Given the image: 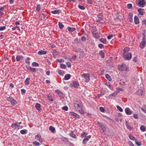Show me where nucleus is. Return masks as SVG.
Returning <instances> with one entry per match:
<instances>
[{"label":"nucleus","instance_id":"obj_1","mask_svg":"<svg viewBox=\"0 0 146 146\" xmlns=\"http://www.w3.org/2000/svg\"><path fill=\"white\" fill-rule=\"evenodd\" d=\"M128 68L129 67L127 66L126 65L124 64H123L121 65H118V69L120 71H127Z\"/></svg>","mask_w":146,"mask_h":146},{"label":"nucleus","instance_id":"obj_2","mask_svg":"<svg viewBox=\"0 0 146 146\" xmlns=\"http://www.w3.org/2000/svg\"><path fill=\"white\" fill-rule=\"evenodd\" d=\"M123 55L124 58L126 60H129L131 59L132 56L130 53H123Z\"/></svg>","mask_w":146,"mask_h":146},{"label":"nucleus","instance_id":"obj_3","mask_svg":"<svg viewBox=\"0 0 146 146\" xmlns=\"http://www.w3.org/2000/svg\"><path fill=\"white\" fill-rule=\"evenodd\" d=\"M82 77H84L85 79V82H88L90 80V75L89 74H84L82 75Z\"/></svg>","mask_w":146,"mask_h":146},{"label":"nucleus","instance_id":"obj_4","mask_svg":"<svg viewBox=\"0 0 146 146\" xmlns=\"http://www.w3.org/2000/svg\"><path fill=\"white\" fill-rule=\"evenodd\" d=\"M145 4V0H139L137 3V5L139 7H143Z\"/></svg>","mask_w":146,"mask_h":146},{"label":"nucleus","instance_id":"obj_5","mask_svg":"<svg viewBox=\"0 0 146 146\" xmlns=\"http://www.w3.org/2000/svg\"><path fill=\"white\" fill-rule=\"evenodd\" d=\"M21 123V122L18 123L17 122L15 123H13L11 125V127L12 128L15 129L16 127H17V128L20 127V125Z\"/></svg>","mask_w":146,"mask_h":146},{"label":"nucleus","instance_id":"obj_6","mask_svg":"<svg viewBox=\"0 0 146 146\" xmlns=\"http://www.w3.org/2000/svg\"><path fill=\"white\" fill-rule=\"evenodd\" d=\"M98 19H97L96 20V21L98 23L99 22L101 21L103 19V16L102 15L101 13H100L98 15Z\"/></svg>","mask_w":146,"mask_h":146},{"label":"nucleus","instance_id":"obj_7","mask_svg":"<svg viewBox=\"0 0 146 146\" xmlns=\"http://www.w3.org/2000/svg\"><path fill=\"white\" fill-rule=\"evenodd\" d=\"M91 137V136L90 135L86 136L85 137V138L83 140V143L85 144L86 143V142L89 140V139H90Z\"/></svg>","mask_w":146,"mask_h":146},{"label":"nucleus","instance_id":"obj_8","mask_svg":"<svg viewBox=\"0 0 146 146\" xmlns=\"http://www.w3.org/2000/svg\"><path fill=\"white\" fill-rule=\"evenodd\" d=\"M35 138L37 140H38L40 143H42V139L41 137V136L40 135L38 134L36 136Z\"/></svg>","mask_w":146,"mask_h":146},{"label":"nucleus","instance_id":"obj_9","mask_svg":"<svg viewBox=\"0 0 146 146\" xmlns=\"http://www.w3.org/2000/svg\"><path fill=\"white\" fill-rule=\"evenodd\" d=\"M74 106L77 110H78V109H79L78 108H80L81 107L80 105H79L78 102L77 103V101H76L74 103Z\"/></svg>","mask_w":146,"mask_h":146},{"label":"nucleus","instance_id":"obj_10","mask_svg":"<svg viewBox=\"0 0 146 146\" xmlns=\"http://www.w3.org/2000/svg\"><path fill=\"white\" fill-rule=\"evenodd\" d=\"M125 111L127 115H130L132 113V112L130 110V109L128 108H125Z\"/></svg>","mask_w":146,"mask_h":146},{"label":"nucleus","instance_id":"obj_11","mask_svg":"<svg viewBox=\"0 0 146 146\" xmlns=\"http://www.w3.org/2000/svg\"><path fill=\"white\" fill-rule=\"evenodd\" d=\"M146 44V42L145 41L141 42L140 43V46L141 48H143L145 46V45Z\"/></svg>","mask_w":146,"mask_h":146},{"label":"nucleus","instance_id":"obj_12","mask_svg":"<svg viewBox=\"0 0 146 146\" xmlns=\"http://www.w3.org/2000/svg\"><path fill=\"white\" fill-rule=\"evenodd\" d=\"M61 12L60 10H55L52 11L51 13L53 14H59Z\"/></svg>","mask_w":146,"mask_h":146},{"label":"nucleus","instance_id":"obj_13","mask_svg":"<svg viewBox=\"0 0 146 146\" xmlns=\"http://www.w3.org/2000/svg\"><path fill=\"white\" fill-rule=\"evenodd\" d=\"M138 11L139 14L141 15H143L145 13L143 9L140 8L138 9Z\"/></svg>","mask_w":146,"mask_h":146},{"label":"nucleus","instance_id":"obj_14","mask_svg":"<svg viewBox=\"0 0 146 146\" xmlns=\"http://www.w3.org/2000/svg\"><path fill=\"white\" fill-rule=\"evenodd\" d=\"M134 21L135 24H138L139 23V19L136 16H135L134 18Z\"/></svg>","mask_w":146,"mask_h":146},{"label":"nucleus","instance_id":"obj_15","mask_svg":"<svg viewBox=\"0 0 146 146\" xmlns=\"http://www.w3.org/2000/svg\"><path fill=\"white\" fill-rule=\"evenodd\" d=\"M35 108L38 111L40 110L41 109V105L38 103H36L35 106Z\"/></svg>","mask_w":146,"mask_h":146},{"label":"nucleus","instance_id":"obj_16","mask_svg":"<svg viewBox=\"0 0 146 146\" xmlns=\"http://www.w3.org/2000/svg\"><path fill=\"white\" fill-rule=\"evenodd\" d=\"M115 18V20H116L117 19H118L119 20H121L122 19L121 16L119 15H118V14H117V15L115 16V17H114Z\"/></svg>","mask_w":146,"mask_h":146},{"label":"nucleus","instance_id":"obj_17","mask_svg":"<svg viewBox=\"0 0 146 146\" xmlns=\"http://www.w3.org/2000/svg\"><path fill=\"white\" fill-rule=\"evenodd\" d=\"M46 51L43 50H41L39 51L38 52V54L39 55H41L43 54H45L46 53Z\"/></svg>","mask_w":146,"mask_h":146},{"label":"nucleus","instance_id":"obj_18","mask_svg":"<svg viewBox=\"0 0 146 146\" xmlns=\"http://www.w3.org/2000/svg\"><path fill=\"white\" fill-rule=\"evenodd\" d=\"M70 113L71 114V115L74 116L76 118H78L80 116L79 115L74 112H70Z\"/></svg>","mask_w":146,"mask_h":146},{"label":"nucleus","instance_id":"obj_19","mask_svg":"<svg viewBox=\"0 0 146 146\" xmlns=\"http://www.w3.org/2000/svg\"><path fill=\"white\" fill-rule=\"evenodd\" d=\"M70 135L73 138H75L76 139L77 138L76 135L72 131H71L70 133Z\"/></svg>","mask_w":146,"mask_h":146},{"label":"nucleus","instance_id":"obj_20","mask_svg":"<svg viewBox=\"0 0 146 146\" xmlns=\"http://www.w3.org/2000/svg\"><path fill=\"white\" fill-rule=\"evenodd\" d=\"M56 92L58 94V95L60 96H62L63 95L62 93L58 90H56Z\"/></svg>","mask_w":146,"mask_h":146},{"label":"nucleus","instance_id":"obj_21","mask_svg":"<svg viewBox=\"0 0 146 146\" xmlns=\"http://www.w3.org/2000/svg\"><path fill=\"white\" fill-rule=\"evenodd\" d=\"M102 128L100 130V132L102 133L106 131V127L104 125H102L101 126Z\"/></svg>","mask_w":146,"mask_h":146},{"label":"nucleus","instance_id":"obj_22","mask_svg":"<svg viewBox=\"0 0 146 146\" xmlns=\"http://www.w3.org/2000/svg\"><path fill=\"white\" fill-rule=\"evenodd\" d=\"M125 125L127 128L129 130H132L133 129V128L129 125L127 122L126 121L125 122Z\"/></svg>","mask_w":146,"mask_h":146},{"label":"nucleus","instance_id":"obj_23","mask_svg":"<svg viewBox=\"0 0 146 146\" xmlns=\"http://www.w3.org/2000/svg\"><path fill=\"white\" fill-rule=\"evenodd\" d=\"M73 85L75 88H78L79 86L78 83L76 81H74L73 82Z\"/></svg>","mask_w":146,"mask_h":146},{"label":"nucleus","instance_id":"obj_24","mask_svg":"<svg viewBox=\"0 0 146 146\" xmlns=\"http://www.w3.org/2000/svg\"><path fill=\"white\" fill-rule=\"evenodd\" d=\"M71 77V76L70 74H66L64 77V78L66 80H68L70 79Z\"/></svg>","mask_w":146,"mask_h":146},{"label":"nucleus","instance_id":"obj_25","mask_svg":"<svg viewBox=\"0 0 146 146\" xmlns=\"http://www.w3.org/2000/svg\"><path fill=\"white\" fill-rule=\"evenodd\" d=\"M23 58V56L22 55H18L17 56L16 58V59L17 61H19L21 60V58Z\"/></svg>","mask_w":146,"mask_h":146},{"label":"nucleus","instance_id":"obj_26","mask_svg":"<svg viewBox=\"0 0 146 146\" xmlns=\"http://www.w3.org/2000/svg\"><path fill=\"white\" fill-rule=\"evenodd\" d=\"M67 29L70 32H73L75 30V28H71L69 27H67Z\"/></svg>","mask_w":146,"mask_h":146},{"label":"nucleus","instance_id":"obj_27","mask_svg":"<svg viewBox=\"0 0 146 146\" xmlns=\"http://www.w3.org/2000/svg\"><path fill=\"white\" fill-rule=\"evenodd\" d=\"M20 132L22 134H25L27 133V129H25L21 130Z\"/></svg>","mask_w":146,"mask_h":146},{"label":"nucleus","instance_id":"obj_28","mask_svg":"<svg viewBox=\"0 0 146 146\" xmlns=\"http://www.w3.org/2000/svg\"><path fill=\"white\" fill-rule=\"evenodd\" d=\"M93 36L94 37V38H99V36L98 33H93Z\"/></svg>","mask_w":146,"mask_h":146},{"label":"nucleus","instance_id":"obj_29","mask_svg":"<svg viewBox=\"0 0 146 146\" xmlns=\"http://www.w3.org/2000/svg\"><path fill=\"white\" fill-rule=\"evenodd\" d=\"M99 40L104 44H105L106 43V40L104 38H101Z\"/></svg>","mask_w":146,"mask_h":146},{"label":"nucleus","instance_id":"obj_30","mask_svg":"<svg viewBox=\"0 0 146 146\" xmlns=\"http://www.w3.org/2000/svg\"><path fill=\"white\" fill-rule=\"evenodd\" d=\"M79 109H78V110H77L80 113L82 114H84V111L82 109V108L81 107L80 108H78Z\"/></svg>","mask_w":146,"mask_h":146},{"label":"nucleus","instance_id":"obj_31","mask_svg":"<svg viewBox=\"0 0 146 146\" xmlns=\"http://www.w3.org/2000/svg\"><path fill=\"white\" fill-rule=\"evenodd\" d=\"M49 129L53 133L55 131V128H54L52 126H50L49 127Z\"/></svg>","mask_w":146,"mask_h":146},{"label":"nucleus","instance_id":"obj_32","mask_svg":"<svg viewBox=\"0 0 146 146\" xmlns=\"http://www.w3.org/2000/svg\"><path fill=\"white\" fill-rule=\"evenodd\" d=\"M106 78L110 81L112 79L111 77L108 74H107L106 75Z\"/></svg>","mask_w":146,"mask_h":146},{"label":"nucleus","instance_id":"obj_33","mask_svg":"<svg viewBox=\"0 0 146 146\" xmlns=\"http://www.w3.org/2000/svg\"><path fill=\"white\" fill-rule=\"evenodd\" d=\"M99 54L101 58H104L105 54L102 51H100V52Z\"/></svg>","mask_w":146,"mask_h":146},{"label":"nucleus","instance_id":"obj_34","mask_svg":"<svg viewBox=\"0 0 146 146\" xmlns=\"http://www.w3.org/2000/svg\"><path fill=\"white\" fill-rule=\"evenodd\" d=\"M140 129L143 131H145L146 130V127L145 126L141 125L140 127Z\"/></svg>","mask_w":146,"mask_h":146},{"label":"nucleus","instance_id":"obj_35","mask_svg":"<svg viewBox=\"0 0 146 146\" xmlns=\"http://www.w3.org/2000/svg\"><path fill=\"white\" fill-rule=\"evenodd\" d=\"M58 25L60 29H62L64 27V25L62 24V23L60 22L58 23Z\"/></svg>","mask_w":146,"mask_h":146},{"label":"nucleus","instance_id":"obj_36","mask_svg":"<svg viewBox=\"0 0 146 146\" xmlns=\"http://www.w3.org/2000/svg\"><path fill=\"white\" fill-rule=\"evenodd\" d=\"M129 138L132 140H135V139H136L134 137L132 136L131 134H130L129 135Z\"/></svg>","mask_w":146,"mask_h":146},{"label":"nucleus","instance_id":"obj_37","mask_svg":"<svg viewBox=\"0 0 146 146\" xmlns=\"http://www.w3.org/2000/svg\"><path fill=\"white\" fill-rule=\"evenodd\" d=\"M40 5H38L37 6V7L36 8V11L38 12L40 10Z\"/></svg>","mask_w":146,"mask_h":146},{"label":"nucleus","instance_id":"obj_38","mask_svg":"<svg viewBox=\"0 0 146 146\" xmlns=\"http://www.w3.org/2000/svg\"><path fill=\"white\" fill-rule=\"evenodd\" d=\"M129 47H126L124 49L123 51H124L123 53H126V52H127L129 51Z\"/></svg>","mask_w":146,"mask_h":146},{"label":"nucleus","instance_id":"obj_39","mask_svg":"<svg viewBox=\"0 0 146 146\" xmlns=\"http://www.w3.org/2000/svg\"><path fill=\"white\" fill-rule=\"evenodd\" d=\"M143 108H141V110L145 112V111H146V106L145 104H143Z\"/></svg>","mask_w":146,"mask_h":146},{"label":"nucleus","instance_id":"obj_40","mask_svg":"<svg viewBox=\"0 0 146 146\" xmlns=\"http://www.w3.org/2000/svg\"><path fill=\"white\" fill-rule=\"evenodd\" d=\"M30 80V79L27 78L25 80V82L26 85H27L29 84V80Z\"/></svg>","mask_w":146,"mask_h":146},{"label":"nucleus","instance_id":"obj_41","mask_svg":"<svg viewBox=\"0 0 146 146\" xmlns=\"http://www.w3.org/2000/svg\"><path fill=\"white\" fill-rule=\"evenodd\" d=\"M58 74L60 75H63L64 74V72L62 70H59L58 71Z\"/></svg>","mask_w":146,"mask_h":146},{"label":"nucleus","instance_id":"obj_42","mask_svg":"<svg viewBox=\"0 0 146 146\" xmlns=\"http://www.w3.org/2000/svg\"><path fill=\"white\" fill-rule=\"evenodd\" d=\"M60 67L61 68L65 69L66 68V65L64 64H61L60 65Z\"/></svg>","mask_w":146,"mask_h":146},{"label":"nucleus","instance_id":"obj_43","mask_svg":"<svg viewBox=\"0 0 146 146\" xmlns=\"http://www.w3.org/2000/svg\"><path fill=\"white\" fill-rule=\"evenodd\" d=\"M11 104L12 105H15L17 103V101L13 99L12 101H11Z\"/></svg>","mask_w":146,"mask_h":146},{"label":"nucleus","instance_id":"obj_44","mask_svg":"<svg viewBox=\"0 0 146 146\" xmlns=\"http://www.w3.org/2000/svg\"><path fill=\"white\" fill-rule=\"evenodd\" d=\"M119 92V91H115L113 93L111 94V95L112 96H115Z\"/></svg>","mask_w":146,"mask_h":146},{"label":"nucleus","instance_id":"obj_45","mask_svg":"<svg viewBox=\"0 0 146 146\" xmlns=\"http://www.w3.org/2000/svg\"><path fill=\"white\" fill-rule=\"evenodd\" d=\"M135 142L136 144L138 146H140L141 145V142L139 141H137V139H135Z\"/></svg>","mask_w":146,"mask_h":146},{"label":"nucleus","instance_id":"obj_46","mask_svg":"<svg viewBox=\"0 0 146 146\" xmlns=\"http://www.w3.org/2000/svg\"><path fill=\"white\" fill-rule=\"evenodd\" d=\"M32 65L33 66H39V64L38 63L35 62L32 63Z\"/></svg>","mask_w":146,"mask_h":146},{"label":"nucleus","instance_id":"obj_47","mask_svg":"<svg viewBox=\"0 0 146 146\" xmlns=\"http://www.w3.org/2000/svg\"><path fill=\"white\" fill-rule=\"evenodd\" d=\"M78 7L79 9L82 10H84L85 9L84 7L83 6L78 5Z\"/></svg>","mask_w":146,"mask_h":146},{"label":"nucleus","instance_id":"obj_48","mask_svg":"<svg viewBox=\"0 0 146 146\" xmlns=\"http://www.w3.org/2000/svg\"><path fill=\"white\" fill-rule=\"evenodd\" d=\"M33 143L36 146H38L40 145V144L36 141H35L33 142Z\"/></svg>","mask_w":146,"mask_h":146},{"label":"nucleus","instance_id":"obj_49","mask_svg":"<svg viewBox=\"0 0 146 146\" xmlns=\"http://www.w3.org/2000/svg\"><path fill=\"white\" fill-rule=\"evenodd\" d=\"M30 70L32 72H36V70L35 68L30 67Z\"/></svg>","mask_w":146,"mask_h":146},{"label":"nucleus","instance_id":"obj_50","mask_svg":"<svg viewBox=\"0 0 146 146\" xmlns=\"http://www.w3.org/2000/svg\"><path fill=\"white\" fill-rule=\"evenodd\" d=\"M87 134L84 132H83V133L81 134V136L82 137H85L86 136V135Z\"/></svg>","mask_w":146,"mask_h":146},{"label":"nucleus","instance_id":"obj_51","mask_svg":"<svg viewBox=\"0 0 146 146\" xmlns=\"http://www.w3.org/2000/svg\"><path fill=\"white\" fill-rule=\"evenodd\" d=\"M13 98L12 97H10L9 98H8L7 99V100H8V101L10 102H11V101L13 100Z\"/></svg>","mask_w":146,"mask_h":146},{"label":"nucleus","instance_id":"obj_52","mask_svg":"<svg viewBox=\"0 0 146 146\" xmlns=\"http://www.w3.org/2000/svg\"><path fill=\"white\" fill-rule=\"evenodd\" d=\"M117 109L121 112H122L123 111V110L122 108L120 107L119 106H117Z\"/></svg>","mask_w":146,"mask_h":146},{"label":"nucleus","instance_id":"obj_53","mask_svg":"<svg viewBox=\"0 0 146 146\" xmlns=\"http://www.w3.org/2000/svg\"><path fill=\"white\" fill-rule=\"evenodd\" d=\"M62 109L65 111H67L68 110V107L67 106H65L62 107Z\"/></svg>","mask_w":146,"mask_h":146},{"label":"nucleus","instance_id":"obj_54","mask_svg":"<svg viewBox=\"0 0 146 146\" xmlns=\"http://www.w3.org/2000/svg\"><path fill=\"white\" fill-rule=\"evenodd\" d=\"M29 60L30 58H26L25 60V62L28 63V64H29L30 63V62L29 61Z\"/></svg>","mask_w":146,"mask_h":146},{"label":"nucleus","instance_id":"obj_55","mask_svg":"<svg viewBox=\"0 0 146 146\" xmlns=\"http://www.w3.org/2000/svg\"><path fill=\"white\" fill-rule=\"evenodd\" d=\"M127 7L128 9H131L132 7V5L131 4H128L127 5Z\"/></svg>","mask_w":146,"mask_h":146},{"label":"nucleus","instance_id":"obj_56","mask_svg":"<svg viewBox=\"0 0 146 146\" xmlns=\"http://www.w3.org/2000/svg\"><path fill=\"white\" fill-rule=\"evenodd\" d=\"M57 52V51H54V52L53 51V56L54 58H55V56L57 55V54H56V53Z\"/></svg>","mask_w":146,"mask_h":146},{"label":"nucleus","instance_id":"obj_57","mask_svg":"<svg viewBox=\"0 0 146 146\" xmlns=\"http://www.w3.org/2000/svg\"><path fill=\"white\" fill-rule=\"evenodd\" d=\"M6 29V27L5 26H3L0 27V31H3Z\"/></svg>","mask_w":146,"mask_h":146},{"label":"nucleus","instance_id":"obj_58","mask_svg":"<svg viewBox=\"0 0 146 146\" xmlns=\"http://www.w3.org/2000/svg\"><path fill=\"white\" fill-rule=\"evenodd\" d=\"M66 64L67 65L68 67L69 68L71 66L70 63L69 62L66 63Z\"/></svg>","mask_w":146,"mask_h":146},{"label":"nucleus","instance_id":"obj_59","mask_svg":"<svg viewBox=\"0 0 146 146\" xmlns=\"http://www.w3.org/2000/svg\"><path fill=\"white\" fill-rule=\"evenodd\" d=\"M113 36L112 35H110L107 36V38L108 39H110L113 37Z\"/></svg>","mask_w":146,"mask_h":146},{"label":"nucleus","instance_id":"obj_60","mask_svg":"<svg viewBox=\"0 0 146 146\" xmlns=\"http://www.w3.org/2000/svg\"><path fill=\"white\" fill-rule=\"evenodd\" d=\"M98 46L99 48H102L104 47V45L102 44H98Z\"/></svg>","mask_w":146,"mask_h":146},{"label":"nucleus","instance_id":"obj_61","mask_svg":"<svg viewBox=\"0 0 146 146\" xmlns=\"http://www.w3.org/2000/svg\"><path fill=\"white\" fill-rule=\"evenodd\" d=\"M48 100L50 101H53V99H52V97L50 96H48Z\"/></svg>","mask_w":146,"mask_h":146},{"label":"nucleus","instance_id":"obj_62","mask_svg":"<svg viewBox=\"0 0 146 146\" xmlns=\"http://www.w3.org/2000/svg\"><path fill=\"white\" fill-rule=\"evenodd\" d=\"M100 110L102 112H104L105 111V109L102 107H100Z\"/></svg>","mask_w":146,"mask_h":146},{"label":"nucleus","instance_id":"obj_63","mask_svg":"<svg viewBox=\"0 0 146 146\" xmlns=\"http://www.w3.org/2000/svg\"><path fill=\"white\" fill-rule=\"evenodd\" d=\"M137 58L136 57H134V58L133 59V60L135 62H137Z\"/></svg>","mask_w":146,"mask_h":146},{"label":"nucleus","instance_id":"obj_64","mask_svg":"<svg viewBox=\"0 0 146 146\" xmlns=\"http://www.w3.org/2000/svg\"><path fill=\"white\" fill-rule=\"evenodd\" d=\"M143 24H145L146 25V20H144L142 21Z\"/></svg>","mask_w":146,"mask_h":146}]
</instances>
